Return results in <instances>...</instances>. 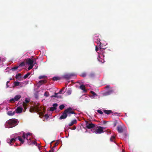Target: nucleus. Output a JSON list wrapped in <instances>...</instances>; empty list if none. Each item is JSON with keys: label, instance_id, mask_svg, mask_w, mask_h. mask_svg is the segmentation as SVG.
Returning <instances> with one entry per match:
<instances>
[{"label": "nucleus", "instance_id": "6ab92c4d", "mask_svg": "<svg viewBox=\"0 0 152 152\" xmlns=\"http://www.w3.org/2000/svg\"><path fill=\"white\" fill-rule=\"evenodd\" d=\"M13 85L12 86L14 88L16 86H19V82L18 80L15 81L14 82Z\"/></svg>", "mask_w": 152, "mask_h": 152}, {"label": "nucleus", "instance_id": "09e8293b", "mask_svg": "<svg viewBox=\"0 0 152 152\" xmlns=\"http://www.w3.org/2000/svg\"><path fill=\"white\" fill-rule=\"evenodd\" d=\"M98 50H99V49H98V48L97 46H96V51H97Z\"/></svg>", "mask_w": 152, "mask_h": 152}, {"label": "nucleus", "instance_id": "6e6d98bb", "mask_svg": "<svg viewBox=\"0 0 152 152\" xmlns=\"http://www.w3.org/2000/svg\"><path fill=\"white\" fill-rule=\"evenodd\" d=\"M3 59L4 60L3 61L5 60V59Z\"/></svg>", "mask_w": 152, "mask_h": 152}, {"label": "nucleus", "instance_id": "8fccbe9b", "mask_svg": "<svg viewBox=\"0 0 152 152\" xmlns=\"http://www.w3.org/2000/svg\"><path fill=\"white\" fill-rule=\"evenodd\" d=\"M110 85H107L105 87L106 88H110Z\"/></svg>", "mask_w": 152, "mask_h": 152}, {"label": "nucleus", "instance_id": "49530a36", "mask_svg": "<svg viewBox=\"0 0 152 152\" xmlns=\"http://www.w3.org/2000/svg\"><path fill=\"white\" fill-rule=\"evenodd\" d=\"M32 143H33L34 145L37 144V142L35 141H32Z\"/></svg>", "mask_w": 152, "mask_h": 152}, {"label": "nucleus", "instance_id": "cd10ccee", "mask_svg": "<svg viewBox=\"0 0 152 152\" xmlns=\"http://www.w3.org/2000/svg\"><path fill=\"white\" fill-rule=\"evenodd\" d=\"M25 61L24 60V61L22 62L20 64V66H22L25 65Z\"/></svg>", "mask_w": 152, "mask_h": 152}, {"label": "nucleus", "instance_id": "72a5a7b5", "mask_svg": "<svg viewBox=\"0 0 152 152\" xmlns=\"http://www.w3.org/2000/svg\"><path fill=\"white\" fill-rule=\"evenodd\" d=\"M94 76V74L93 73H91L89 75L90 77H93Z\"/></svg>", "mask_w": 152, "mask_h": 152}, {"label": "nucleus", "instance_id": "1a4fd4ad", "mask_svg": "<svg viewBox=\"0 0 152 152\" xmlns=\"http://www.w3.org/2000/svg\"><path fill=\"white\" fill-rule=\"evenodd\" d=\"M86 127L88 129L93 128L95 126V124H94L91 123L88 124V122L86 121Z\"/></svg>", "mask_w": 152, "mask_h": 152}, {"label": "nucleus", "instance_id": "dca6fc26", "mask_svg": "<svg viewBox=\"0 0 152 152\" xmlns=\"http://www.w3.org/2000/svg\"><path fill=\"white\" fill-rule=\"evenodd\" d=\"M79 88L82 89L83 91V92H86L87 91V90L86 89L85 86L83 84L81 85L79 87Z\"/></svg>", "mask_w": 152, "mask_h": 152}, {"label": "nucleus", "instance_id": "c756f323", "mask_svg": "<svg viewBox=\"0 0 152 152\" xmlns=\"http://www.w3.org/2000/svg\"><path fill=\"white\" fill-rule=\"evenodd\" d=\"M53 80H54V81L55 80L56 81V80H59V78L58 77H53Z\"/></svg>", "mask_w": 152, "mask_h": 152}, {"label": "nucleus", "instance_id": "c9c22d12", "mask_svg": "<svg viewBox=\"0 0 152 152\" xmlns=\"http://www.w3.org/2000/svg\"><path fill=\"white\" fill-rule=\"evenodd\" d=\"M27 142L29 145L32 143V141L31 140V139L30 140L28 139V141L27 140Z\"/></svg>", "mask_w": 152, "mask_h": 152}, {"label": "nucleus", "instance_id": "2eb2a0df", "mask_svg": "<svg viewBox=\"0 0 152 152\" xmlns=\"http://www.w3.org/2000/svg\"><path fill=\"white\" fill-rule=\"evenodd\" d=\"M53 107L50 108V110L52 111H53L56 109V107L57 106L58 104L57 103L53 104Z\"/></svg>", "mask_w": 152, "mask_h": 152}, {"label": "nucleus", "instance_id": "7ed1b4c3", "mask_svg": "<svg viewBox=\"0 0 152 152\" xmlns=\"http://www.w3.org/2000/svg\"><path fill=\"white\" fill-rule=\"evenodd\" d=\"M14 137L10 139L8 138L7 139V142L8 143L11 145V143L17 140H19V135L18 134H15L13 135Z\"/></svg>", "mask_w": 152, "mask_h": 152}, {"label": "nucleus", "instance_id": "473e14b6", "mask_svg": "<svg viewBox=\"0 0 152 152\" xmlns=\"http://www.w3.org/2000/svg\"><path fill=\"white\" fill-rule=\"evenodd\" d=\"M91 93L93 95V96H97L96 94L93 91H91Z\"/></svg>", "mask_w": 152, "mask_h": 152}, {"label": "nucleus", "instance_id": "603ef678", "mask_svg": "<svg viewBox=\"0 0 152 152\" xmlns=\"http://www.w3.org/2000/svg\"><path fill=\"white\" fill-rule=\"evenodd\" d=\"M41 113L42 114H44L43 111V112H41Z\"/></svg>", "mask_w": 152, "mask_h": 152}, {"label": "nucleus", "instance_id": "393cba45", "mask_svg": "<svg viewBox=\"0 0 152 152\" xmlns=\"http://www.w3.org/2000/svg\"><path fill=\"white\" fill-rule=\"evenodd\" d=\"M22 105H23V107L24 108L23 112H24L27 109L26 105L25 104V103L23 102L22 104Z\"/></svg>", "mask_w": 152, "mask_h": 152}, {"label": "nucleus", "instance_id": "13d9d810", "mask_svg": "<svg viewBox=\"0 0 152 152\" xmlns=\"http://www.w3.org/2000/svg\"><path fill=\"white\" fill-rule=\"evenodd\" d=\"M20 97H21V96H20V97H19L20 99Z\"/></svg>", "mask_w": 152, "mask_h": 152}, {"label": "nucleus", "instance_id": "37998d69", "mask_svg": "<svg viewBox=\"0 0 152 152\" xmlns=\"http://www.w3.org/2000/svg\"><path fill=\"white\" fill-rule=\"evenodd\" d=\"M9 82H10V81H8L7 82V84H6L7 88H8L9 87V85H8V83H9Z\"/></svg>", "mask_w": 152, "mask_h": 152}, {"label": "nucleus", "instance_id": "aec40b11", "mask_svg": "<svg viewBox=\"0 0 152 152\" xmlns=\"http://www.w3.org/2000/svg\"><path fill=\"white\" fill-rule=\"evenodd\" d=\"M47 81L46 80H42L39 81L38 84L39 86H41L42 84L46 83Z\"/></svg>", "mask_w": 152, "mask_h": 152}, {"label": "nucleus", "instance_id": "412c9836", "mask_svg": "<svg viewBox=\"0 0 152 152\" xmlns=\"http://www.w3.org/2000/svg\"><path fill=\"white\" fill-rule=\"evenodd\" d=\"M72 92V90L71 88H69L66 92V94L67 95H70Z\"/></svg>", "mask_w": 152, "mask_h": 152}, {"label": "nucleus", "instance_id": "5fc2aeb1", "mask_svg": "<svg viewBox=\"0 0 152 152\" xmlns=\"http://www.w3.org/2000/svg\"><path fill=\"white\" fill-rule=\"evenodd\" d=\"M12 78H10V80H12Z\"/></svg>", "mask_w": 152, "mask_h": 152}, {"label": "nucleus", "instance_id": "9d476101", "mask_svg": "<svg viewBox=\"0 0 152 152\" xmlns=\"http://www.w3.org/2000/svg\"><path fill=\"white\" fill-rule=\"evenodd\" d=\"M75 75L74 74L71 73L65 75H64V77L66 79H69L70 78V77L72 76Z\"/></svg>", "mask_w": 152, "mask_h": 152}, {"label": "nucleus", "instance_id": "864d4df0", "mask_svg": "<svg viewBox=\"0 0 152 152\" xmlns=\"http://www.w3.org/2000/svg\"><path fill=\"white\" fill-rule=\"evenodd\" d=\"M76 128V126H74V129H75Z\"/></svg>", "mask_w": 152, "mask_h": 152}, {"label": "nucleus", "instance_id": "423d86ee", "mask_svg": "<svg viewBox=\"0 0 152 152\" xmlns=\"http://www.w3.org/2000/svg\"><path fill=\"white\" fill-rule=\"evenodd\" d=\"M24 61H25L26 63L29 65L34 64H35V62L34 63V60L30 58H27Z\"/></svg>", "mask_w": 152, "mask_h": 152}, {"label": "nucleus", "instance_id": "3c124183", "mask_svg": "<svg viewBox=\"0 0 152 152\" xmlns=\"http://www.w3.org/2000/svg\"><path fill=\"white\" fill-rule=\"evenodd\" d=\"M54 141H52V142H50V148H51V144L52 143H53Z\"/></svg>", "mask_w": 152, "mask_h": 152}, {"label": "nucleus", "instance_id": "c03bdc74", "mask_svg": "<svg viewBox=\"0 0 152 152\" xmlns=\"http://www.w3.org/2000/svg\"><path fill=\"white\" fill-rule=\"evenodd\" d=\"M16 79H18L19 78V74H18L16 76Z\"/></svg>", "mask_w": 152, "mask_h": 152}, {"label": "nucleus", "instance_id": "7c9ffc66", "mask_svg": "<svg viewBox=\"0 0 152 152\" xmlns=\"http://www.w3.org/2000/svg\"><path fill=\"white\" fill-rule=\"evenodd\" d=\"M18 66L15 67L11 69H10V70L12 71H14L15 70H16L18 68Z\"/></svg>", "mask_w": 152, "mask_h": 152}, {"label": "nucleus", "instance_id": "9b49d317", "mask_svg": "<svg viewBox=\"0 0 152 152\" xmlns=\"http://www.w3.org/2000/svg\"><path fill=\"white\" fill-rule=\"evenodd\" d=\"M30 74L31 73L29 72L25 75L23 77L21 76L20 74V80H23V79H25L27 78Z\"/></svg>", "mask_w": 152, "mask_h": 152}, {"label": "nucleus", "instance_id": "2f4dec72", "mask_svg": "<svg viewBox=\"0 0 152 152\" xmlns=\"http://www.w3.org/2000/svg\"><path fill=\"white\" fill-rule=\"evenodd\" d=\"M65 106L64 104H61L59 106V109L61 110H63L64 107Z\"/></svg>", "mask_w": 152, "mask_h": 152}, {"label": "nucleus", "instance_id": "b1692460", "mask_svg": "<svg viewBox=\"0 0 152 152\" xmlns=\"http://www.w3.org/2000/svg\"><path fill=\"white\" fill-rule=\"evenodd\" d=\"M65 88L63 87L58 92L59 94H64L65 92H63V91L64 90Z\"/></svg>", "mask_w": 152, "mask_h": 152}, {"label": "nucleus", "instance_id": "0eeeda50", "mask_svg": "<svg viewBox=\"0 0 152 152\" xmlns=\"http://www.w3.org/2000/svg\"><path fill=\"white\" fill-rule=\"evenodd\" d=\"M30 112L31 113H33L35 112H39H39L40 109L38 107H31L29 110Z\"/></svg>", "mask_w": 152, "mask_h": 152}, {"label": "nucleus", "instance_id": "4d7b16f0", "mask_svg": "<svg viewBox=\"0 0 152 152\" xmlns=\"http://www.w3.org/2000/svg\"><path fill=\"white\" fill-rule=\"evenodd\" d=\"M1 61V59L0 58V62Z\"/></svg>", "mask_w": 152, "mask_h": 152}, {"label": "nucleus", "instance_id": "58836bf2", "mask_svg": "<svg viewBox=\"0 0 152 152\" xmlns=\"http://www.w3.org/2000/svg\"><path fill=\"white\" fill-rule=\"evenodd\" d=\"M115 138V137L114 136H112L110 138V140L111 141H113V140Z\"/></svg>", "mask_w": 152, "mask_h": 152}, {"label": "nucleus", "instance_id": "a878e982", "mask_svg": "<svg viewBox=\"0 0 152 152\" xmlns=\"http://www.w3.org/2000/svg\"><path fill=\"white\" fill-rule=\"evenodd\" d=\"M34 65V64L30 65L29 66L28 68V70H29L33 68Z\"/></svg>", "mask_w": 152, "mask_h": 152}, {"label": "nucleus", "instance_id": "6e6552de", "mask_svg": "<svg viewBox=\"0 0 152 152\" xmlns=\"http://www.w3.org/2000/svg\"><path fill=\"white\" fill-rule=\"evenodd\" d=\"M103 127L99 126L96 130L95 133L97 134H100L104 132Z\"/></svg>", "mask_w": 152, "mask_h": 152}, {"label": "nucleus", "instance_id": "f03ea898", "mask_svg": "<svg viewBox=\"0 0 152 152\" xmlns=\"http://www.w3.org/2000/svg\"><path fill=\"white\" fill-rule=\"evenodd\" d=\"M32 135V134L30 133H28L26 134V135L24 133H23V135L22 136V137H20V144H23L24 140L26 138V140L28 141V139L30 140L31 139L30 137H29V136H30Z\"/></svg>", "mask_w": 152, "mask_h": 152}, {"label": "nucleus", "instance_id": "20e7f679", "mask_svg": "<svg viewBox=\"0 0 152 152\" xmlns=\"http://www.w3.org/2000/svg\"><path fill=\"white\" fill-rule=\"evenodd\" d=\"M19 113V107H18L17 108L13 111L12 110H9L7 112V114L9 116H13L16 114H18Z\"/></svg>", "mask_w": 152, "mask_h": 152}, {"label": "nucleus", "instance_id": "4c0bfd02", "mask_svg": "<svg viewBox=\"0 0 152 152\" xmlns=\"http://www.w3.org/2000/svg\"><path fill=\"white\" fill-rule=\"evenodd\" d=\"M46 77V76H40L39 77V79H41L44 78Z\"/></svg>", "mask_w": 152, "mask_h": 152}, {"label": "nucleus", "instance_id": "f8f14e48", "mask_svg": "<svg viewBox=\"0 0 152 152\" xmlns=\"http://www.w3.org/2000/svg\"><path fill=\"white\" fill-rule=\"evenodd\" d=\"M67 116V114L64 110L62 115L60 117L59 119H65Z\"/></svg>", "mask_w": 152, "mask_h": 152}, {"label": "nucleus", "instance_id": "a211bd4d", "mask_svg": "<svg viewBox=\"0 0 152 152\" xmlns=\"http://www.w3.org/2000/svg\"><path fill=\"white\" fill-rule=\"evenodd\" d=\"M103 112L105 114H107V115H109L110 114L113 113V112L111 110H103Z\"/></svg>", "mask_w": 152, "mask_h": 152}, {"label": "nucleus", "instance_id": "bf43d9fd", "mask_svg": "<svg viewBox=\"0 0 152 152\" xmlns=\"http://www.w3.org/2000/svg\"><path fill=\"white\" fill-rule=\"evenodd\" d=\"M20 85H19L20 86Z\"/></svg>", "mask_w": 152, "mask_h": 152}, {"label": "nucleus", "instance_id": "39448f33", "mask_svg": "<svg viewBox=\"0 0 152 152\" xmlns=\"http://www.w3.org/2000/svg\"><path fill=\"white\" fill-rule=\"evenodd\" d=\"M65 111L67 114V116L68 115L69 116H70L71 114H75L74 111L73 110L72 108L71 107H69L65 110Z\"/></svg>", "mask_w": 152, "mask_h": 152}, {"label": "nucleus", "instance_id": "f3484780", "mask_svg": "<svg viewBox=\"0 0 152 152\" xmlns=\"http://www.w3.org/2000/svg\"><path fill=\"white\" fill-rule=\"evenodd\" d=\"M77 123V121L76 119H75L73 120V121H72L71 122H70L69 124V126H72V125L75 124H76Z\"/></svg>", "mask_w": 152, "mask_h": 152}, {"label": "nucleus", "instance_id": "de8ad7c7", "mask_svg": "<svg viewBox=\"0 0 152 152\" xmlns=\"http://www.w3.org/2000/svg\"><path fill=\"white\" fill-rule=\"evenodd\" d=\"M116 124H117V123L116 122H114L113 124V126L114 127H115L116 126Z\"/></svg>", "mask_w": 152, "mask_h": 152}, {"label": "nucleus", "instance_id": "f704fd0d", "mask_svg": "<svg viewBox=\"0 0 152 152\" xmlns=\"http://www.w3.org/2000/svg\"><path fill=\"white\" fill-rule=\"evenodd\" d=\"M58 94V93H55V94L54 95H53L52 96H50V97H51V98L54 97H57L58 96H57V95Z\"/></svg>", "mask_w": 152, "mask_h": 152}, {"label": "nucleus", "instance_id": "ddd939ff", "mask_svg": "<svg viewBox=\"0 0 152 152\" xmlns=\"http://www.w3.org/2000/svg\"><path fill=\"white\" fill-rule=\"evenodd\" d=\"M117 130L119 133H122L123 132V129L122 126L121 125L117 127Z\"/></svg>", "mask_w": 152, "mask_h": 152}, {"label": "nucleus", "instance_id": "a19ab883", "mask_svg": "<svg viewBox=\"0 0 152 152\" xmlns=\"http://www.w3.org/2000/svg\"><path fill=\"white\" fill-rule=\"evenodd\" d=\"M23 110V108L22 107H20V113L22 112Z\"/></svg>", "mask_w": 152, "mask_h": 152}, {"label": "nucleus", "instance_id": "e433bc0d", "mask_svg": "<svg viewBox=\"0 0 152 152\" xmlns=\"http://www.w3.org/2000/svg\"><path fill=\"white\" fill-rule=\"evenodd\" d=\"M97 112L100 114H102L103 113V112L100 110H97Z\"/></svg>", "mask_w": 152, "mask_h": 152}, {"label": "nucleus", "instance_id": "bb28decb", "mask_svg": "<svg viewBox=\"0 0 152 152\" xmlns=\"http://www.w3.org/2000/svg\"><path fill=\"white\" fill-rule=\"evenodd\" d=\"M59 143V141H57L55 143L54 146L52 147L53 149Z\"/></svg>", "mask_w": 152, "mask_h": 152}, {"label": "nucleus", "instance_id": "5701e85b", "mask_svg": "<svg viewBox=\"0 0 152 152\" xmlns=\"http://www.w3.org/2000/svg\"><path fill=\"white\" fill-rule=\"evenodd\" d=\"M80 75L81 77H85L86 76V73L85 72H83Z\"/></svg>", "mask_w": 152, "mask_h": 152}, {"label": "nucleus", "instance_id": "79ce46f5", "mask_svg": "<svg viewBox=\"0 0 152 152\" xmlns=\"http://www.w3.org/2000/svg\"><path fill=\"white\" fill-rule=\"evenodd\" d=\"M51 149L49 151L47 152H53L54 150L53 148H51Z\"/></svg>", "mask_w": 152, "mask_h": 152}, {"label": "nucleus", "instance_id": "4be33fe9", "mask_svg": "<svg viewBox=\"0 0 152 152\" xmlns=\"http://www.w3.org/2000/svg\"><path fill=\"white\" fill-rule=\"evenodd\" d=\"M114 91L112 89H110L107 91L106 92V94L107 95H109L111 94Z\"/></svg>", "mask_w": 152, "mask_h": 152}, {"label": "nucleus", "instance_id": "ea45409f", "mask_svg": "<svg viewBox=\"0 0 152 152\" xmlns=\"http://www.w3.org/2000/svg\"><path fill=\"white\" fill-rule=\"evenodd\" d=\"M29 100L27 98H26V99L25 100V102L26 103H28L29 102Z\"/></svg>", "mask_w": 152, "mask_h": 152}, {"label": "nucleus", "instance_id": "c85d7f7f", "mask_svg": "<svg viewBox=\"0 0 152 152\" xmlns=\"http://www.w3.org/2000/svg\"><path fill=\"white\" fill-rule=\"evenodd\" d=\"M44 96L46 97H48L49 96V93L48 92H45L44 93Z\"/></svg>", "mask_w": 152, "mask_h": 152}, {"label": "nucleus", "instance_id": "4468645a", "mask_svg": "<svg viewBox=\"0 0 152 152\" xmlns=\"http://www.w3.org/2000/svg\"><path fill=\"white\" fill-rule=\"evenodd\" d=\"M19 99V95H17L14 98H12L10 99V101L11 102H15L17 101Z\"/></svg>", "mask_w": 152, "mask_h": 152}, {"label": "nucleus", "instance_id": "a18cd8bd", "mask_svg": "<svg viewBox=\"0 0 152 152\" xmlns=\"http://www.w3.org/2000/svg\"><path fill=\"white\" fill-rule=\"evenodd\" d=\"M35 98H37L38 97V95L37 93H36L35 94Z\"/></svg>", "mask_w": 152, "mask_h": 152}, {"label": "nucleus", "instance_id": "f257e3e1", "mask_svg": "<svg viewBox=\"0 0 152 152\" xmlns=\"http://www.w3.org/2000/svg\"><path fill=\"white\" fill-rule=\"evenodd\" d=\"M18 123V120L16 119H11L7 121L5 123L6 128H10L16 126Z\"/></svg>", "mask_w": 152, "mask_h": 152}]
</instances>
